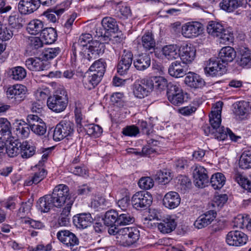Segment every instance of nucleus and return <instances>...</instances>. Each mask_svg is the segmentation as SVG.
<instances>
[{"label": "nucleus", "mask_w": 251, "mask_h": 251, "mask_svg": "<svg viewBox=\"0 0 251 251\" xmlns=\"http://www.w3.org/2000/svg\"><path fill=\"white\" fill-rule=\"evenodd\" d=\"M69 189L64 184L55 187L51 195L41 198L37 202V207L42 212H47L53 206H62L67 199Z\"/></svg>", "instance_id": "nucleus-1"}, {"label": "nucleus", "mask_w": 251, "mask_h": 251, "mask_svg": "<svg viewBox=\"0 0 251 251\" xmlns=\"http://www.w3.org/2000/svg\"><path fill=\"white\" fill-rule=\"evenodd\" d=\"M140 237V231L137 227H124L120 231L119 241L124 247H130L137 244Z\"/></svg>", "instance_id": "nucleus-2"}, {"label": "nucleus", "mask_w": 251, "mask_h": 251, "mask_svg": "<svg viewBox=\"0 0 251 251\" xmlns=\"http://www.w3.org/2000/svg\"><path fill=\"white\" fill-rule=\"evenodd\" d=\"M47 103L48 107L55 112L64 111L68 103L66 91L64 90L57 91L55 94L48 98Z\"/></svg>", "instance_id": "nucleus-3"}, {"label": "nucleus", "mask_w": 251, "mask_h": 251, "mask_svg": "<svg viewBox=\"0 0 251 251\" xmlns=\"http://www.w3.org/2000/svg\"><path fill=\"white\" fill-rule=\"evenodd\" d=\"M222 102L219 101L216 103L214 110H212L209 115V123L212 127L211 128L209 126L205 125L202 127L204 133L208 135L210 133H214V130H217L220 128L221 123V110Z\"/></svg>", "instance_id": "nucleus-4"}, {"label": "nucleus", "mask_w": 251, "mask_h": 251, "mask_svg": "<svg viewBox=\"0 0 251 251\" xmlns=\"http://www.w3.org/2000/svg\"><path fill=\"white\" fill-rule=\"evenodd\" d=\"M104 45L103 43L98 41L92 42V45L89 48H86L82 52L83 57L82 61L84 64L90 65V62L98 58L100 54L103 53L104 51Z\"/></svg>", "instance_id": "nucleus-5"}, {"label": "nucleus", "mask_w": 251, "mask_h": 251, "mask_svg": "<svg viewBox=\"0 0 251 251\" xmlns=\"http://www.w3.org/2000/svg\"><path fill=\"white\" fill-rule=\"evenodd\" d=\"M74 131V125L70 121H62L55 127L52 135L55 141H61L64 138L71 136Z\"/></svg>", "instance_id": "nucleus-6"}, {"label": "nucleus", "mask_w": 251, "mask_h": 251, "mask_svg": "<svg viewBox=\"0 0 251 251\" xmlns=\"http://www.w3.org/2000/svg\"><path fill=\"white\" fill-rule=\"evenodd\" d=\"M167 96L169 101L176 106L184 102V94L179 85L170 82L167 85Z\"/></svg>", "instance_id": "nucleus-7"}, {"label": "nucleus", "mask_w": 251, "mask_h": 251, "mask_svg": "<svg viewBox=\"0 0 251 251\" xmlns=\"http://www.w3.org/2000/svg\"><path fill=\"white\" fill-rule=\"evenodd\" d=\"M152 202L151 195L146 191L136 193L131 199L132 205L137 210L146 209L151 205Z\"/></svg>", "instance_id": "nucleus-8"}, {"label": "nucleus", "mask_w": 251, "mask_h": 251, "mask_svg": "<svg viewBox=\"0 0 251 251\" xmlns=\"http://www.w3.org/2000/svg\"><path fill=\"white\" fill-rule=\"evenodd\" d=\"M226 71L225 64L220 63L218 59L210 58L206 64L204 72L207 76H216L222 75Z\"/></svg>", "instance_id": "nucleus-9"}, {"label": "nucleus", "mask_w": 251, "mask_h": 251, "mask_svg": "<svg viewBox=\"0 0 251 251\" xmlns=\"http://www.w3.org/2000/svg\"><path fill=\"white\" fill-rule=\"evenodd\" d=\"M153 219H156L157 222L155 223L157 226L158 230L163 233H169L174 230L176 226V222L175 220L170 216L163 217L160 219L158 216L155 214L152 216Z\"/></svg>", "instance_id": "nucleus-10"}, {"label": "nucleus", "mask_w": 251, "mask_h": 251, "mask_svg": "<svg viewBox=\"0 0 251 251\" xmlns=\"http://www.w3.org/2000/svg\"><path fill=\"white\" fill-rule=\"evenodd\" d=\"M58 240L70 248L73 251H75L76 248L74 247L79 244V240L75 234L68 230L59 231L57 233Z\"/></svg>", "instance_id": "nucleus-11"}, {"label": "nucleus", "mask_w": 251, "mask_h": 251, "mask_svg": "<svg viewBox=\"0 0 251 251\" xmlns=\"http://www.w3.org/2000/svg\"><path fill=\"white\" fill-rule=\"evenodd\" d=\"M203 29V25L198 22H189L182 27V35L188 38L196 37L200 35Z\"/></svg>", "instance_id": "nucleus-12"}, {"label": "nucleus", "mask_w": 251, "mask_h": 251, "mask_svg": "<svg viewBox=\"0 0 251 251\" xmlns=\"http://www.w3.org/2000/svg\"><path fill=\"white\" fill-rule=\"evenodd\" d=\"M193 176L196 186L199 188L205 187L209 183L207 172L203 167L196 165Z\"/></svg>", "instance_id": "nucleus-13"}, {"label": "nucleus", "mask_w": 251, "mask_h": 251, "mask_svg": "<svg viewBox=\"0 0 251 251\" xmlns=\"http://www.w3.org/2000/svg\"><path fill=\"white\" fill-rule=\"evenodd\" d=\"M247 240V235L239 230L229 232L226 237V241L230 246H242L246 243Z\"/></svg>", "instance_id": "nucleus-14"}, {"label": "nucleus", "mask_w": 251, "mask_h": 251, "mask_svg": "<svg viewBox=\"0 0 251 251\" xmlns=\"http://www.w3.org/2000/svg\"><path fill=\"white\" fill-rule=\"evenodd\" d=\"M196 50L191 44L181 46L179 50V57L181 61L186 65L191 63L196 56Z\"/></svg>", "instance_id": "nucleus-15"}, {"label": "nucleus", "mask_w": 251, "mask_h": 251, "mask_svg": "<svg viewBox=\"0 0 251 251\" xmlns=\"http://www.w3.org/2000/svg\"><path fill=\"white\" fill-rule=\"evenodd\" d=\"M151 91V86L149 78L143 79L134 84L133 93L137 98L141 99L147 96Z\"/></svg>", "instance_id": "nucleus-16"}, {"label": "nucleus", "mask_w": 251, "mask_h": 251, "mask_svg": "<svg viewBox=\"0 0 251 251\" xmlns=\"http://www.w3.org/2000/svg\"><path fill=\"white\" fill-rule=\"evenodd\" d=\"M187 65L179 60L173 62L168 68L169 75L176 78L183 77L187 74Z\"/></svg>", "instance_id": "nucleus-17"}, {"label": "nucleus", "mask_w": 251, "mask_h": 251, "mask_svg": "<svg viewBox=\"0 0 251 251\" xmlns=\"http://www.w3.org/2000/svg\"><path fill=\"white\" fill-rule=\"evenodd\" d=\"M133 61V54L130 50H124L121 60L117 66V72L121 75L125 74L131 66Z\"/></svg>", "instance_id": "nucleus-18"}, {"label": "nucleus", "mask_w": 251, "mask_h": 251, "mask_svg": "<svg viewBox=\"0 0 251 251\" xmlns=\"http://www.w3.org/2000/svg\"><path fill=\"white\" fill-rule=\"evenodd\" d=\"M217 213L214 210H209L200 215L194 222V225L198 229H201L209 225L216 217Z\"/></svg>", "instance_id": "nucleus-19"}, {"label": "nucleus", "mask_w": 251, "mask_h": 251, "mask_svg": "<svg viewBox=\"0 0 251 251\" xmlns=\"http://www.w3.org/2000/svg\"><path fill=\"white\" fill-rule=\"evenodd\" d=\"M39 7L38 0H20L18 4L19 11L23 15L32 13Z\"/></svg>", "instance_id": "nucleus-20"}, {"label": "nucleus", "mask_w": 251, "mask_h": 251, "mask_svg": "<svg viewBox=\"0 0 251 251\" xmlns=\"http://www.w3.org/2000/svg\"><path fill=\"white\" fill-rule=\"evenodd\" d=\"M102 77L95 74V72H87L83 77V84L87 90L94 88L100 81Z\"/></svg>", "instance_id": "nucleus-21"}, {"label": "nucleus", "mask_w": 251, "mask_h": 251, "mask_svg": "<svg viewBox=\"0 0 251 251\" xmlns=\"http://www.w3.org/2000/svg\"><path fill=\"white\" fill-rule=\"evenodd\" d=\"M25 87L24 85L17 84L9 87L6 93L9 98H14L18 101H22L25 97Z\"/></svg>", "instance_id": "nucleus-22"}, {"label": "nucleus", "mask_w": 251, "mask_h": 251, "mask_svg": "<svg viewBox=\"0 0 251 251\" xmlns=\"http://www.w3.org/2000/svg\"><path fill=\"white\" fill-rule=\"evenodd\" d=\"M180 200V196L177 192L171 191L164 196L163 204L169 209H174L179 205Z\"/></svg>", "instance_id": "nucleus-23"}, {"label": "nucleus", "mask_w": 251, "mask_h": 251, "mask_svg": "<svg viewBox=\"0 0 251 251\" xmlns=\"http://www.w3.org/2000/svg\"><path fill=\"white\" fill-rule=\"evenodd\" d=\"M185 78L184 82L188 86L194 88H201L205 84L204 80L198 75L189 72Z\"/></svg>", "instance_id": "nucleus-24"}, {"label": "nucleus", "mask_w": 251, "mask_h": 251, "mask_svg": "<svg viewBox=\"0 0 251 251\" xmlns=\"http://www.w3.org/2000/svg\"><path fill=\"white\" fill-rule=\"evenodd\" d=\"M92 222L93 218L90 213H80L73 218L74 224L78 228H86L91 225Z\"/></svg>", "instance_id": "nucleus-25"}, {"label": "nucleus", "mask_w": 251, "mask_h": 251, "mask_svg": "<svg viewBox=\"0 0 251 251\" xmlns=\"http://www.w3.org/2000/svg\"><path fill=\"white\" fill-rule=\"evenodd\" d=\"M141 45L145 51H149L150 53L154 52L155 55L159 57V54L155 51V41L152 34L150 32L146 33L141 38Z\"/></svg>", "instance_id": "nucleus-26"}, {"label": "nucleus", "mask_w": 251, "mask_h": 251, "mask_svg": "<svg viewBox=\"0 0 251 251\" xmlns=\"http://www.w3.org/2000/svg\"><path fill=\"white\" fill-rule=\"evenodd\" d=\"M135 68L139 71H144L151 65V58L147 53H141L135 56L133 60Z\"/></svg>", "instance_id": "nucleus-27"}, {"label": "nucleus", "mask_w": 251, "mask_h": 251, "mask_svg": "<svg viewBox=\"0 0 251 251\" xmlns=\"http://www.w3.org/2000/svg\"><path fill=\"white\" fill-rule=\"evenodd\" d=\"M101 24L105 30V36H112L111 34H114L118 30V25L116 20L113 18L106 17L103 18Z\"/></svg>", "instance_id": "nucleus-28"}, {"label": "nucleus", "mask_w": 251, "mask_h": 251, "mask_svg": "<svg viewBox=\"0 0 251 251\" xmlns=\"http://www.w3.org/2000/svg\"><path fill=\"white\" fill-rule=\"evenodd\" d=\"M162 55L166 59L175 60L179 57V50L176 45L170 44L164 46L161 49Z\"/></svg>", "instance_id": "nucleus-29"}, {"label": "nucleus", "mask_w": 251, "mask_h": 251, "mask_svg": "<svg viewBox=\"0 0 251 251\" xmlns=\"http://www.w3.org/2000/svg\"><path fill=\"white\" fill-rule=\"evenodd\" d=\"M240 58L237 61V64L243 67L249 68L251 67V50L247 48L240 50Z\"/></svg>", "instance_id": "nucleus-30"}, {"label": "nucleus", "mask_w": 251, "mask_h": 251, "mask_svg": "<svg viewBox=\"0 0 251 251\" xmlns=\"http://www.w3.org/2000/svg\"><path fill=\"white\" fill-rule=\"evenodd\" d=\"M236 56L234 49L229 46L223 48L219 53V58L223 63L232 62Z\"/></svg>", "instance_id": "nucleus-31"}, {"label": "nucleus", "mask_w": 251, "mask_h": 251, "mask_svg": "<svg viewBox=\"0 0 251 251\" xmlns=\"http://www.w3.org/2000/svg\"><path fill=\"white\" fill-rule=\"evenodd\" d=\"M19 146L20 147L21 155L23 158H28L35 153V146L28 141H25L20 142Z\"/></svg>", "instance_id": "nucleus-32"}, {"label": "nucleus", "mask_w": 251, "mask_h": 251, "mask_svg": "<svg viewBox=\"0 0 251 251\" xmlns=\"http://www.w3.org/2000/svg\"><path fill=\"white\" fill-rule=\"evenodd\" d=\"M27 68L32 71H41L46 69V66L40 58H29L25 61Z\"/></svg>", "instance_id": "nucleus-33"}, {"label": "nucleus", "mask_w": 251, "mask_h": 251, "mask_svg": "<svg viewBox=\"0 0 251 251\" xmlns=\"http://www.w3.org/2000/svg\"><path fill=\"white\" fill-rule=\"evenodd\" d=\"M135 221L131 213L127 210L119 211L117 226H125L132 224Z\"/></svg>", "instance_id": "nucleus-34"}, {"label": "nucleus", "mask_w": 251, "mask_h": 251, "mask_svg": "<svg viewBox=\"0 0 251 251\" xmlns=\"http://www.w3.org/2000/svg\"><path fill=\"white\" fill-rule=\"evenodd\" d=\"M9 77L14 80L21 81L26 75V71L23 67L17 66L11 68L8 72Z\"/></svg>", "instance_id": "nucleus-35"}, {"label": "nucleus", "mask_w": 251, "mask_h": 251, "mask_svg": "<svg viewBox=\"0 0 251 251\" xmlns=\"http://www.w3.org/2000/svg\"><path fill=\"white\" fill-rule=\"evenodd\" d=\"M219 5L223 10L230 12L241 6L242 2L240 0H223Z\"/></svg>", "instance_id": "nucleus-36"}, {"label": "nucleus", "mask_w": 251, "mask_h": 251, "mask_svg": "<svg viewBox=\"0 0 251 251\" xmlns=\"http://www.w3.org/2000/svg\"><path fill=\"white\" fill-rule=\"evenodd\" d=\"M40 36L45 42V44H50L54 43L57 37L56 30L52 27L44 28Z\"/></svg>", "instance_id": "nucleus-37"}, {"label": "nucleus", "mask_w": 251, "mask_h": 251, "mask_svg": "<svg viewBox=\"0 0 251 251\" xmlns=\"http://www.w3.org/2000/svg\"><path fill=\"white\" fill-rule=\"evenodd\" d=\"M224 28L219 23L211 21L208 23L207 26V31L208 33L213 37L218 38Z\"/></svg>", "instance_id": "nucleus-38"}, {"label": "nucleus", "mask_w": 251, "mask_h": 251, "mask_svg": "<svg viewBox=\"0 0 251 251\" xmlns=\"http://www.w3.org/2000/svg\"><path fill=\"white\" fill-rule=\"evenodd\" d=\"M106 63L105 60L100 58L95 61L90 67L89 71L95 72V74L99 75L102 77L105 72Z\"/></svg>", "instance_id": "nucleus-39"}, {"label": "nucleus", "mask_w": 251, "mask_h": 251, "mask_svg": "<svg viewBox=\"0 0 251 251\" xmlns=\"http://www.w3.org/2000/svg\"><path fill=\"white\" fill-rule=\"evenodd\" d=\"M23 18L20 14L17 12H14L8 18V25L18 32V29L23 26Z\"/></svg>", "instance_id": "nucleus-40"}, {"label": "nucleus", "mask_w": 251, "mask_h": 251, "mask_svg": "<svg viewBox=\"0 0 251 251\" xmlns=\"http://www.w3.org/2000/svg\"><path fill=\"white\" fill-rule=\"evenodd\" d=\"M47 171L42 168L38 172L34 173L33 175L29 177L25 182L26 185H31L32 184H37L46 177Z\"/></svg>", "instance_id": "nucleus-41"}, {"label": "nucleus", "mask_w": 251, "mask_h": 251, "mask_svg": "<svg viewBox=\"0 0 251 251\" xmlns=\"http://www.w3.org/2000/svg\"><path fill=\"white\" fill-rule=\"evenodd\" d=\"M27 29L31 34L36 35L39 33H41L44 30V24L40 20H33L29 23Z\"/></svg>", "instance_id": "nucleus-42"}, {"label": "nucleus", "mask_w": 251, "mask_h": 251, "mask_svg": "<svg viewBox=\"0 0 251 251\" xmlns=\"http://www.w3.org/2000/svg\"><path fill=\"white\" fill-rule=\"evenodd\" d=\"M92 40V36L89 33L82 34L79 37L77 42L74 44L73 48H74V54L75 55L76 51V49H78L81 47L83 50L86 49L88 43Z\"/></svg>", "instance_id": "nucleus-43"}, {"label": "nucleus", "mask_w": 251, "mask_h": 251, "mask_svg": "<svg viewBox=\"0 0 251 251\" xmlns=\"http://www.w3.org/2000/svg\"><path fill=\"white\" fill-rule=\"evenodd\" d=\"M226 182V177L220 173L213 175L210 178V183L214 189H219L223 187Z\"/></svg>", "instance_id": "nucleus-44"}, {"label": "nucleus", "mask_w": 251, "mask_h": 251, "mask_svg": "<svg viewBox=\"0 0 251 251\" xmlns=\"http://www.w3.org/2000/svg\"><path fill=\"white\" fill-rule=\"evenodd\" d=\"M150 83H151L152 90L155 88L160 90L167 88V85L169 83L167 80L162 76H153L149 78Z\"/></svg>", "instance_id": "nucleus-45"}, {"label": "nucleus", "mask_w": 251, "mask_h": 251, "mask_svg": "<svg viewBox=\"0 0 251 251\" xmlns=\"http://www.w3.org/2000/svg\"><path fill=\"white\" fill-rule=\"evenodd\" d=\"M251 109L250 102L240 101L234 104V113L238 116H244L249 113Z\"/></svg>", "instance_id": "nucleus-46"}, {"label": "nucleus", "mask_w": 251, "mask_h": 251, "mask_svg": "<svg viewBox=\"0 0 251 251\" xmlns=\"http://www.w3.org/2000/svg\"><path fill=\"white\" fill-rule=\"evenodd\" d=\"M154 178L159 183L165 185L172 179L171 174L166 170H160L156 172Z\"/></svg>", "instance_id": "nucleus-47"}, {"label": "nucleus", "mask_w": 251, "mask_h": 251, "mask_svg": "<svg viewBox=\"0 0 251 251\" xmlns=\"http://www.w3.org/2000/svg\"><path fill=\"white\" fill-rule=\"evenodd\" d=\"M118 217V211L114 210H110L107 211L103 218L104 224L108 226L114 224H117Z\"/></svg>", "instance_id": "nucleus-48"}, {"label": "nucleus", "mask_w": 251, "mask_h": 251, "mask_svg": "<svg viewBox=\"0 0 251 251\" xmlns=\"http://www.w3.org/2000/svg\"><path fill=\"white\" fill-rule=\"evenodd\" d=\"M17 32L8 25H3L2 27L0 29V39L2 41L9 40Z\"/></svg>", "instance_id": "nucleus-49"}, {"label": "nucleus", "mask_w": 251, "mask_h": 251, "mask_svg": "<svg viewBox=\"0 0 251 251\" xmlns=\"http://www.w3.org/2000/svg\"><path fill=\"white\" fill-rule=\"evenodd\" d=\"M233 178L243 188L251 193V182L242 174L236 173L234 175Z\"/></svg>", "instance_id": "nucleus-50"}, {"label": "nucleus", "mask_w": 251, "mask_h": 251, "mask_svg": "<svg viewBox=\"0 0 251 251\" xmlns=\"http://www.w3.org/2000/svg\"><path fill=\"white\" fill-rule=\"evenodd\" d=\"M20 144V142L15 141L6 146V152L8 156L14 157L20 153V147L19 146Z\"/></svg>", "instance_id": "nucleus-51"}, {"label": "nucleus", "mask_w": 251, "mask_h": 251, "mask_svg": "<svg viewBox=\"0 0 251 251\" xmlns=\"http://www.w3.org/2000/svg\"><path fill=\"white\" fill-rule=\"evenodd\" d=\"M239 166L243 169L251 168V152H244L241 155L239 160Z\"/></svg>", "instance_id": "nucleus-52"}, {"label": "nucleus", "mask_w": 251, "mask_h": 251, "mask_svg": "<svg viewBox=\"0 0 251 251\" xmlns=\"http://www.w3.org/2000/svg\"><path fill=\"white\" fill-rule=\"evenodd\" d=\"M218 38L220 43L229 44L230 43L233 42L234 36L232 32L224 28Z\"/></svg>", "instance_id": "nucleus-53"}, {"label": "nucleus", "mask_w": 251, "mask_h": 251, "mask_svg": "<svg viewBox=\"0 0 251 251\" xmlns=\"http://www.w3.org/2000/svg\"><path fill=\"white\" fill-rule=\"evenodd\" d=\"M10 122L5 118H0V138L5 135H9L10 131Z\"/></svg>", "instance_id": "nucleus-54"}, {"label": "nucleus", "mask_w": 251, "mask_h": 251, "mask_svg": "<svg viewBox=\"0 0 251 251\" xmlns=\"http://www.w3.org/2000/svg\"><path fill=\"white\" fill-rule=\"evenodd\" d=\"M30 128L32 131L39 136L44 135L47 131L46 125L43 122H40L39 124H33Z\"/></svg>", "instance_id": "nucleus-55"}, {"label": "nucleus", "mask_w": 251, "mask_h": 251, "mask_svg": "<svg viewBox=\"0 0 251 251\" xmlns=\"http://www.w3.org/2000/svg\"><path fill=\"white\" fill-rule=\"evenodd\" d=\"M60 51L61 50L59 47L48 48L42 52V56L45 59H51L58 55Z\"/></svg>", "instance_id": "nucleus-56"}, {"label": "nucleus", "mask_w": 251, "mask_h": 251, "mask_svg": "<svg viewBox=\"0 0 251 251\" xmlns=\"http://www.w3.org/2000/svg\"><path fill=\"white\" fill-rule=\"evenodd\" d=\"M33 201L32 199H29L27 201L22 203L21 207L19 209L18 217L22 219L24 218L25 213H27L31 209Z\"/></svg>", "instance_id": "nucleus-57"}, {"label": "nucleus", "mask_w": 251, "mask_h": 251, "mask_svg": "<svg viewBox=\"0 0 251 251\" xmlns=\"http://www.w3.org/2000/svg\"><path fill=\"white\" fill-rule=\"evenodd\" d=\"M108 201L103 197H99L91 202V206L98 210L105 209L106 207H108Z\"/></svg>", "instance_id": "nucleus-58"}, {"label": "nucleus", "mask_w": 251, "mask_h": 251, "mask_svg": "<svg viewBox=\"0 0 251 251\" xmlns=\"http://www.w3.org/2000/svg\"><path fill=\"white\" fill-rule=\"evenodd\" d=\"M138 127L135 125L127 126L124 127L122 130V133L125 136L135 137L139 133Z\"/></svg>", "instance_id": "nucleus-59"}, {"label": "nucleus", "mask_w": 251, "mask_h": 251, "mask_svg": "<svg viewBox=\"0 0 251 251\" xmlns=\"http://www.w3.org/2000/svg\"><path fill=\"white\" fill-rule=\"evenodd\" d=\"M29 125L23 122V123H20L18 126L17 129V133L20 135L21 137L25 138L28 136L30 132Z\"/></svg>", "instance_id": "nucleus-60"}, {"label": "nucleus", "mask_w": 251, "mask_h": 251, "mask_svg": "<svg viewBox=\"0 0 251 251\" xmlns=\"http://www.w3.org/2000/svg\"><path fill=\"white\" fill-rule=\"evenodd\" d=\"M70 171L74 175L83 177L88 176V170L84 166H73L70 167Z\"/></svg>", "instance_id": "nucleus-61"}, {"label": "nucleus", "mask_w": 251, "mask_h": 251, "mask_svg": "<svg viewBox=\"0 0 251 251\" xmlns=\"http://www.w3.org/2000/svg\"><path fill=\"white\" fill-rule=\"evenodd\" d=\"M154 181L150 177H144L140 179L138 185L143 189H150L153 187Z\"/></svg>", "instance_id": "nucleus-62"}, {"label": "nucleus", "mask_w": 251, "mask_h": 251, "mask_svg": "<svg viewBox=\"0 0 251 251\" xmlns=\"http://www.w3.org/2000/svg\"><path fill=\"white\" fill-rule=\"evenodd\" d=\"M227 196L226 194H221L214 197L213 205L222 207L227 200Z\"/></svg>", "instance_id": "nucleus-63"}, {"label": "nucleus", "mask_w": 251, "mask_h": 251, "mask_svg": "<svg viewBox=\"0 0 251 251\" xmlns=\"http://www.w3.org/2000/svg\"><path fill=\"white\" fill-rule=\"evenodd\" d=\"M43 45V41L39 37H31L29 39V48L32 50H38L42 47Z\"/></svg>", "instance_id": "nucleus-64"}]
</instances>
